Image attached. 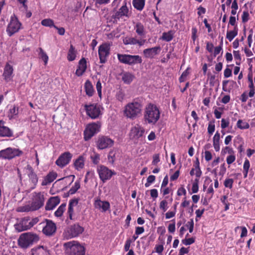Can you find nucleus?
Instances as JSON below:
<instances>
[{"label": "nucleus", "mask_w": 255, "mask_h": 255, "mask_svg": "<svg viewBox=\"0 0 255 255\" xmlns=\"http://www.w3.org/2000/svg\"><path fill=\"white\" fill-rule=\"evenodd\" d=\"M233 54L235 60H236V64H240L241 60V54L239 51H234Z\"/></svg>", "instance_id": "5fc2aeb1"}, {"label": "nucleus", "mask_w": 255, "mask_h": 255, "mask_svg": "<svg viewBox=\"0 0 255 255\" xmlns=\"http://www.w3.org/2000/svg\"><path fill=\"white\" fill-rule=\"evenodd\" d=\"M39 221L37 217L30 219L29 217L23 218L19 223L14 225L15 229L18 232L27 230L32 228Z\"/></svg>", "instance_id": "423d86ee"}, {"label": "nucleus", "mask_w": 255, "mask_h": 255, "mask_svg": "<svg viewBox=\"0 0 255 255\" xmlns=\"http://www.w3.org/2000/svg\"><path fill=\"white\" fill-rule=\"evenodd\" d=\"M85 156L84 155L79 156L74 161V168L78 171L84 168L85 162Z\"/></svg>", "instance_id": "a878e982"}, {"label": "nucleus", "mask_w": 255, "mask_h": 255, "mask_svg": "<svg viewBox=\"0 0 255 255\" xmlns=\"http://www.w3.org/2000/svg\"><path fill=\"white\" fill-rule=\"evenodd\" d=\"M87 69V65H79L78 68L76 71V74L78 76H81Z\"/></svg>", "instance_id": "37998d69"}, {"label": "nucleus", "mask_w": 255, "mask_h": 255, "mask_svg": "<svg viewBox=\"0 0 255 255\" xmlns=\"http://www.w3.org/2000/svg\"><path fill=\"white\" fill-rule=\"evenodd\" d=\"M66 205L65 203H63V204H62L58 207L57 210L55 212V216H56L57 217H61L63 215L64 211L65 210Z\"/></svg>", "instance_id": "58836bf2"}, {"label": "nucleus", "mask_w": 255, "mask_h": 255, "mask_svg": "<svg viewBox=\"0 0 255 255\" xmlns=\"http://www.w3.org/2000/svg\"><path fill=\"white\" fill-rule=\"evenodd\" d=\"M91 158L94 164H97L100 161V155L97 153H94L93 155H91Z\"/></svg>", "instance_id": "3c124183"}, {"label": "nucleus", "mask_w": 255, "mask_h": 255, "mask_svg": "<svg viewBox=\"0 0 255 255\" xmlns=\"http://www.w3.org/2000/svg\"><path fill=\"white\" fill-rule=\"evenodd\" d=\"M234 183V180L231 178H226L224 182L225 187L232 189Z\"/></svg>", "instance_id": "09e8293b"}, {"label": "nucleus", "mask_w": 255, "mask_h": 255, "mask_svg": "<svg viewBox=\"0 0 255 255\" xmlns=\"http://www.w3.org/2000/svg\"><path fill=\"white\" fill-rule=\"evenodd\" d=\"M22 23L19 21L15 14H13L10 18V21L6 27V31L7 35L11 37L22 29Z\"/></svg>", "instance_id": "39448f33"}, {"label": "nucleus", "mask_w": 255, "mask_h": 255, "mask_svg": "<svg viewBox=\"0 0 255 255\" xmlns=\"http://www.w3.org/2000/svg\"><path fill=\"white\" fill-rule=\"evenodd\" d=\"M115 152L114 150L110 151L108 156L109 162L111 164H113L115 162Z\"/></svg>", "instance_id": "603ef678"}, {"label": "nucleus", "mask_w": 255, "mask_h": 255, "mask_svg": "<svg viewBox=\"0 0 255 255\" xmlns=\"http://www.w3.org/2000/svg\"><path fill=\"white\" fill-rule=\"evenodd\" d=\"M13 68L10 65H6L3 76L6 81H9L12 77Z\"/></svg>", "instance_id": "cd10ccee"}, {"label": "nucleus", "mask_w": 255, "mask_h": 255, "mask_svg": "<svg viewBox=\"0 0 255 255\" xmlns=\"http://www.w3.org/2000/svg\"><path fill=\"white\" fill-rule=\"evenodd\" d=\"M60 199L58 196L51 197L46 203L45 210H53L60 203Z\"/></svg>", "instance_id": "b1692460"}, {"label": "nucleus", "mask_w": 255, "mask_h": 255, "mask_svg": "<svg viewBox=\"0 0 255 255\" xmlns=\"http://www.w3.org/2000/svg\"><path fill=\"white\" fill-rule=\"evenodd\" d=\"M72 154L69 152L62 153L56 160V164L59 167L62 168L67 165L71 160Z\"/></svg>", "instance_id": "6ab92c4d"}, {"label": "nucleus", "mask_w": 255, "mask_h": 255, "mask_svg": "<svg viewBox=\"0 0 255 255\" xmlns=\"http://www.w3.org/2000/svg\"><path fill=\"white\" fill-rule=\"evenodd\" d=\"M143 108L142 101L135 99L127 104L124 109V115L128 119L134 120L141 114Z\"/></svg>", "instance_id": "f257e3e1"}, {"label": "nucleus", "mask_w": 255, "mask_h": 255, "mask_svg": "<svg viewBox=\"0 0 255 255\" xmlns=\"http://www.w3.org/2000/svg\"><path fill=\"white\" fill-rule=\"evenodd\" d=\"M39 240L38 236L32 232L21 234L17 240L18 245L22 249H27Z\"/></svg>", "instance_id": "7ed1b4c3"}, {"label": "nucleus", "mask_w": 255, "mask_h": 255, "mask_svg": "<svg viewBox=\"0 0 255 255\" xmlns=\"http://www.w3.org/2000/svg\"><path fill=\"white\" fill-rule=\"evenodd\" d=\"M80 188V182L79 180H76L74 185L71 187L69 191V194H74Z\"/></svg>", "instance_id": "4c0bfd02"}, {"label": "nucleus", "mask_w": 255, "mask_h": 255, "mask_svg": "<svg viewBox=\"0 0 255 255\" xmlns=\"http://www.w3.org/2000/svg\"><path fill=\"white\" fill-rule=\"evenodd\" d=\"M250 18V14L248 11H244L242 15V20L243 23H246Z\"/></svg>", "instance_id": "6e6d98bb"}, {"label": "nucleus", "mask_w": 255, "mask_h": 255, "mask_svg": "<svg viewBox=\"0 0 255 255\" xmlns=\"http://www.w3.org/2000/svg\"><path fill=\"white\" fill-rule=\"evenodd\" d=\"M84 88L87 95L89 97L92 96L94 93V90L91 82L89 80L86 81Z\"/></svg>", "instance_id": "c756f323"}, {"label": "nucleus", "mask_w": 255, "mask_h": 255, "mask_svg": "<svg viewBox=\"0 0 255 255\" xmlns=\"http://www.w3.org/2000/svg\"><path fill=\"white\" fill-rule=\"evenodd\" d=\"M97 172L100 179L104 183L110 180L114 175L116 174V172L114 170H111L103 165L98 166Z\"/></svg>", "instance_id": "1a4fd4ad"}, {"label": "nucleus", "mask_w": 255, "mask_h": 255, "mask_svg": "<svg viewBox=\"0 0 255 255\" xmlns=\"http://www.w3.org/2000/svg\"><path fill=\"white\" fill-rule=\"evenodd\" d=\"M76 52L75 47L71 44L70 46L67 54V59L69 61H72L75 59Z\"/></svg>", "instance_id": "2f4dec72"}, {"label": "nucleus", "mask_w": 255, "mask_h": 255, "mask_svg": "<svg viewBox=\"0 0 255 255\" xmlns=\"http://www.w3.org/2000/svg\"><path fill=\"white\" fill-rule=\"evenodd\" d=\"M132 4L135 9L141 11L145 5V0H133Z\"/></svg>", "instance_id": "72a5a7b5"}, {"label": "nucleus", "mask_w": 255, "mask_h": 255, "mask_svg": "<svg viewBox=\"0 0 255 255\" xmlns=\"http://www.w3.org/2000/svg\"><path fill=\"white\" fill-rule=\"evenodd\" d=\"M238 26H235L233 30L227 31L226 38L229 40V41H231L238 35Z\"/></svg>", "instance_id": "473e14b6"}, {"label": "nucleus", "mask_w": 255, "mask_h": 255, "mask_svg": "<svg viewBox=\"0 0 255 255\" xmlns=\"http://www.w3.org/2000/svg\"><path fill=\"white\" fill-rule=\"evenodd\" d=\"M96 144L98 149H104L112 146L114 141L108 136H101L98 137Z\"/></svg>", "instance_id": "f3484780"}, {"label": "nucleus", "mask_w": 255, "mask_h": 255, "mask_svg": "<svg viewBox=\"0 0 255 255\" xmlns=\"http://www.w3.org/2000/svg\"><path fill=\"white\" fill-rule=\"evenodd\" d=\"M153 160L152 161V164L153 165H156L160 161L159 154H154L153 155Z\"/></svg>", "instance_id": "69168bd1"}, {"label": "nucleus", "mask_w": 255, "mask_h": 255, "mask_svg": "<svg viewBox=\"0 0 255 255\" xmlns=\"http://www.w3.org/2000/svg\"><path fill=\"white\" fill-rule=\"evenodd\" d=\"M161 50V48L160 46L146 48L143 51V55L146 58H154L160 53Z\"/></svg>", "instance_id": "aec40b11"}, {"label": "nucleus", "mask_w": 255, "mask_h": 255, "mask_svg": "<svg viewBox=\"0 0 255 255\" xmlns=\"http://www.w3.org/2000/svg\"><path fill=\"white\" fill-rule=\"evenodd\" d=\"M93 205L96 209L102 213L109 211L111 207L109 202L102 200L99 197L95 198Z\"/></svg>", "instance_id": "4468645a"}, {"label": "nucleus", "mask_w": 255, "mask_h": 255, "mask_svg": "<svg viewBox=\"0 0 255 255\" xmlns=\"http://www.w3.org/2000/svg\"><path fill=\"white\" fill-rule=\"evenodd\" d=\"M25 169L26 173L27 174L29 181L32 184V188H34L38 182V177L30 165H28Z\"/></svg>", "instance_id": "4be33fe9"}, {"label": "nucleus", "mask_w": 255, "mask_h": 255, "mask_svg": "<svg viewBox=\"0 0 255 255\" xmlns=\"http://www.w3.org/2000/svg\"><path fill=\"white\" fill-rule=\"evenodd\" d=\"M116 97L118 101L122 102L125 98V94L122 91L120 90L117 93Z\"/></svg>", "instance_id": "680f3d73"}, {"label": "nucleus", "mask_w": 255, "mask_h": 255, "mask_svg": "<svg viewBox=\"0 0 255 255\" xmlns=\"http://www.w3.org/2000/svg\"><path fill=\"white\" fill-rule=\"evenodd\" d=\"M236 159V156L235 154L233 153L230 154V155L227 156L226 160L228 164H231L233 163Z\"/></svg>", "instance_id": "bf43d9fd"}, {"label": "nucleus", "mask_w": 255, "mask_h": 255, "mask_svg": "<svg viewBox=\"0 0 255 255\" xmlns=\"http://www.w3.org/2000/svg\"><path fill=\"white\" fill-rule=\"evenodd\" d=\"M237 127L241 129H248L250 128L249 124L246 122H244L242 120H239L237 123Z\"/></svg>", "instance_id": "e433bc0d"}, {"label": "nucleus", "mask_w": 255, "mask_h": 255, "mask_svg": "<svg viewBox=\"0 0 255 255\" xmlns=\"http://www.w3.org/2000/svg\"><path fill=\"white\" fill-rule=\"evenodd\" d=\"M221 127L222 129H225L229 127L230 122L228 119H222L221 121Z\"/></svg>", "instance_id": "4d7b16f0"}, {"label": "nucleus", "mask_w": 255, "mask_h": 255, "mask_svg": "<svg viewBox=\"0 0 255 255\" xmlns=\"http://www.w3.org/2000/svg\"><path fill=\"white\" fill-rule=\"evenodd\" d=\"M84 231L83 227L78 224H74L71 226L64 232V235L67 238H72L76 237Z\"/></svg>", "instance_id": "2eb2a0df"}, {"label": "nucleus", "mask_w": 255, "mask_h": 255, "mask_svg": "<svg viewBox=\"0 0 255 255\" xmlns=\"http://www.w3.org/2000/svg\"><path fill=\"white\" fill-rule=\"evenodd\" d=\"M32 205H25L23 206L19 207L17 209V211L19 212H28L30 211H35L33 209Z\"/></svg>", "instance_id": "c9c22d12"}, {"label": "nucleus", "mask_w": 255, "mask_h": 255, "mask_svg": "<svg viewBox=\"0 0 255 255\" xmlns=\"http://www.w3.org/2000/svg\"><path fill=\"white\" fill-rule=\"evenodd\" d=\"M253 33H254L253 29H250L249 34L248 36V39H247L248 44L249 48L251 47L252 43L253 42Z\"/></svg>", "instance_id": "864d4df0"}, {"label": "nucleus", "mask_w": 255, "mask_h": 255, "mask_svg": "<svg viewBox=\"0 0 255 255\" xmlns=\"http://www.w3.org/2000/svg\"><path fill=\"white\" fill-rule=\"evenodd\" d=\"M122 79L126 84H130L134 79V76L128 72H125L122 74Z\"/></svg>", "instance_id": "c85d7f7f"}, {"label": "nucleus", "mask_w": 255, "mask_h": 255, "mask_svg": "<svg viewBox=\"0 0 255 255\" xmlns=\"http://www.w3.org/2000/svg\"><path fill=\"white\" fill-rule=\"evenodd\" d=\"M78 200L77 199H72L70 200L68 210L67 212V220L75 221L77 218V213L78 209Z\"/></svg>", "instance_id": "9b49d317"}, {"label": "nucleus", "mask_w": 255, "mask_h": 255, "mask_svg": "<svg viewBox=\"0 0 255 255\" xmlns=\"http://www.w3.org/2000/svg\"><path fill=\"white\" fill-rule=\"evenodd\" d=\"M234 151L232 148L230 147L229 146H226L224 148L222 149L221 153L222 154L225 155L227 153L229 154H232L233 153Z\"/></svg>", "instance_id": "e2e57ef3"}, {"label": "nucleus", "mask_w": 255, "mask_h": 255, "mask_svg": "<svg viewBox=\"0 0 255 255\" xmlns=\"http://www.w3.org/2000/svg\"><path fill=\"white\" fill-rule=\"evenodd\" d=\"M110 45L107 43L102 44L99 47L98 53L101 63L106 62L107 57L110 54Z\"/></svg>", "instance_id": "a211bd4d"}, {"label": "nucleus", "mask_w": 255, "mask_h": 255, "mask_svg": "<svg viewBox=\"0 0 255 255\" xmlns=\"http://www.w3.org/2000/svg\"><path fill=\"white\" fill-rule=\"evenodd\" d=\"M41 23L42 25L45 26L54 27V26H55L54 24L53 20L50 18L44 19L41 21Z\"/></svg>", "instance_id": "79ce46f5"}, {"label": "nucleus", "mask_w": 255, "mask_h": 255, "mask_svg": "<svg viewBox=\"0 0 255 255\" xmlns=\"http://www.w3.org/2000/svg\"><path fill=\"white\" fill-rule=\"evenodd\" d=\"M119 61L125 64H138L142 62V59L139 55L118 54Z\"/></svg>", "instance_id": "f8f14e48"}, {"label": "nucleus", "mask_w": 255, "mask_h": 255, "mask_svg": "<svg viewBox=\"0 0 255 255\" xmlns=\"http://www.w3.org/2000/svg\"><path fill=\"white\" fill-rule=\"evenodd\" d=\"M204 209H198L196 211L195 214H196V221H198V219L200 218L203 214L204 212Z\"/></svg>", "instance_id": "338daca9"}, {"label": "nucleus", "mask_w": 255, "mask_h": 255, "mask_svg": "<svg viewBox=\"0 0 255 255\" xmlns=\"http://www.w3.org/2000/svg\"><path fill=\"white\" fill-rule=\"evenodd\" d=\"M159 208L165 212L168 208L167 201L165 200H162L159 204Z\"/></svg>", "instance_id": "8fccbe9b"}, {"label": "nucleus", "mask_w": 255, "mask_h": 255, "mask_svg": "<svg viewBox=\"0 0 255 255\" xmlns=\"http://www.w3.org/2000/svg\"><path fill=\"white\" fill-rule=\"evenodd\" d=\"M101 124L99 122L88 124L84 131V138L87 141L90 139L95 134L100 131Z\"/></svg>", "instance_id": "0eeeda50"}, {"label": "nucleus", "mask_w": 255, "mask_h": 255, "mask_svg": "<svg viewBox=\"0 0 255 255\" xmlns=\"http://www.w3.org/2000/svg\"><path fill=\"white\" fill-rule=\"evenodd\" d=\"M194 242L195 240L193 238H185L182 241V243L186 246L191 245L192 244L194 243Z\"/></svg>", "instance_id": "052dcab7"}, {"label": "nucleus", "mask_w": 255, "mask_h": 255, "mask_svg": "<svg viewBox=\"0 0 255 255\" xmlns=\"http://www.w3.org/2000/svg\"><path fill=\"white\" fill-rule=\"evenodd\" d=\"M199 179L196 178L192 184V193H196L199 190Z\"/></svg>", "instance_id": "de8ad7c7"}, {"label": "nucleus", "mask_w": 255, "mask_h": 255, "mask_svg": "<svg viewBox=\"0 0 255 255\" xmlns=\"http://www.w3.org/2000/svg\"><path fill=\"white\" fill-rule=\"evenodd\" d=\"M173 223L170 224L168 227V232L171 233H174L175 231V220L172 221Z\"/></svg>", "instance_id": "0e129e2a"}, {"label": "nucleus", "mask_w": 255, "mask_h": 255, "mask_svg": "<svg viewBox=\"0 0 255 255\" xmlns=\"http://www.w3.org/2000/svg\"><path fill=\"white\" fill-rule=\"evenodd\" d=\"M39 57L40 58L42 59L45 64H47L48 60V56H47L46 52H45L42 48H39Z\"/></svg>", "instance_id": "a19ab883"}, {"label": "nucleus", "mask_w": 255, "mask_h": 255, "mask_svg": "<svg viewBox=\"0 0 255 255\" xmlns=\"http://www.w3.org/2000/svg\"><path fill=\"white\" fill-rule=\"evenodd\" d=\"M136 33L139 36H142L145 35V29L143 25L140 22H137L134 27Z\"/></svg>", "instance_id": "7c9ffc66"}, {"label": "nucleus", "mask_w": 255, "mask_h": 255, "mask_svg": "<svg viewBox=\"0 0 255 255\" xmlns=\"http://www.w3.org/2000/svg\"><path fill=\"white\" fill-rule=\"evenodd\" d=\"M205 159L206 161H209L212 158V154L209 151H205L204 153Z\"/></svg>", "instance_id": "774afa93"}, {"label": "nucleus", "mask_w": 255, "mask_h": 255, "mask_svg": "<svg viewBox=\"0 0 255 255\" xmlns=\"http://www.w3.org/2000/svg\"><path fill=\"white\" fill-rule=\"evenodd\" d=\"M56 230L55 224L49 220H45V225L43 228V233L47 236L52 235Z\"/></svg>", "instance_id": "412c9836"}, {"label": "nucleus", "mask_w": 255, "mask_h": 255, "mask_svg": "<svg viewBox=\"0 0 255 255\" xmlns=\"http://www.w3.org/2000/svg\"><path fill=\"white\" fill-rule=\"evenodd\" d=\"M57 174L54 171L50 172L45 177L42 182V185H47L52 182L57 177Z\"/></svg>", "instance_id": "bb28decb"}, {"label": "nucleus", "mask_w": 255, "mask_h": 255, "mask_svg": "<svg viewBox=\"0 0 255 255\" xmlns=\"http://www.w3.org/2000/svg\"><path fill=\"white\" fill-rule=\"evenodd\" d=\"M174 32L172 30H170L167 32H163L162 33V39L167 42H169L173 38Z\"/></svg>", "instance_id": "f704fd0d"}, {"label": "nucleus", "mask_w": 255, "mask_h": 255, "mask_svg": "<svg viewBox=\"0 0 255 255\" xmlns=\"http://www.w3.org/2000/svg\"><path fill=\"white\" fill-rule=\"evenodd\" d=\"M144 131V128L141 126L137 124L131 128L130 136L132 138H138L143 135Z\"/></svg>", "instance_id": "5701e85b"}, {"label": "nucleus", "mask_w": 255, "mask_h": 255, "mask_svg": "<svg viewBox=\"0 0 255 255\" xmlns=\"http://www.w3.org/2000/svg\"><path fill=\"white\" fill-rule=\"evenodd\" d=\"M22 154V151L19 149L7 147L0 151V159L10 160Z\"/></svg>", "instance_id": "6e6552de"}, {"label": "nucleus", "mask_w": 255, "mask_h": 255, "mask_svg": "<svg viewBox=\"0 0 255 255\" xmlns=\"http://www.w3.org/2000/svg\"><path fill=\"white\" fill-rule=\"evenodd\" d=\"M158 240H161V241L162 242V244L156 245L155 247V252L157 253L160 254L162 253V252H163V251L164 250L163 245V244L164 243V240H163V239L161 238L160 237H159Z\"/></svg>", "instance_id": "c03bdc74"}, {"label": "nucleus", "mask_w": 255, "mask_h": 255, "mask_svg": "<svg viewBox=\"0 0 255 255\" xmlns=\"http://www.w3.org/2000/svg\"><path fill=\"white\" fill-rule=\"evenodd\" d=\"M136 40L134 37H126L123 39V43L125 45H136Z\"/></svg>", "instance_id": "ea45409f"}, {"label": "nucleus", "mask_w": 255, "mask_h": 255, "mask_svg": "<svg viewBox=\"0 0 255 255\" xmlns=\"http://www.w3.org/2000/svg\"><path fill=\"white\" fill-rule=\"evenodd\" d=\"M85 109L87 115L92 119L99 118L102 114L103 108L98 104L86 105Z\"/></svg>", "instance_id": "9d476101"}, {"label": "nucleus", "mask_w": 255, "mask_h": 255, "mask_svg": "<svg viewBox=\"0 0 255 255\" xmlns=\"http://www.w3.org/2000/svg\"><path fill=\"white\" fill-rule=\"evenodd\" d=\"M215 125L214 124V121L210 122L208 124L207 128L208 133L211 135L213 134V132L215 131Z\"/></svg>", "instance_id": "a18cd8bd"}, {"label": "nucleus", "mask_w": 255, "mask_h": 255, "mask_svg": "<svg viewBox=\"0 0 255 255\" xmlns=\"http://www.w3.org/2000/svg\"><path fill=\"white\" fill-rule=\"evenodd\" d=\"M186 227L189 230L190 233H192L194 228L193 220L191 219L190 221H188L186 224Z\"/></svg>", "instance_id": "13d9d810"}, {"label": "nucleus", "mask_w": 255, "mask_h": 255, "mask_svg": "<svg viewBox=\"0 0 255 255\" xmlns=\"http://www.w3.org/2000/svg\"><path fill=\"white\" fill-rule=\"evenodd\" d=\"M190 71L191 69L189 67H187L186 70L183 72L181 76L179 78L180 82H183L186 80L187 77L190 73Z\"/></svg>", "instance_id": "49530a36"}, {"label": "nucleus", "mask_w": 255, "mask_h": 255, "mask_svg": "<svg viewBox=\"0 0 255 255\" xmlns=\"http://www.w3.org/2000/svg\"><path fill=\"white\" fill-rule=\"evenodd\" d=\"M66 255H84V247L77 241H73L64 244Z\"/></svg>", "instance_id": "20e7f679"}, {"label": "nucleus", "mask_w": 255, "mask_h": 255, "mask_svg": "<svg viewBox=\"0 0 255 255\" xmlns=\"http://www.w3.org/2000/svg\"><path fill=\"white\" fill-rule=\"evenodd\" d=\"M31 205L35 210L39 209L44 204V197L43 194L41 192L33 193Z\"/></svg>", "instance_id": "dca6fc26"}, {"label": "nucleus", "mask_w": 255, "mask_h": 255, "mask_svg": "<svg viewBox=\"0 0 255 255\" xmlns=\"http://www.w3.org/2000/svg\"><path fill=\"white\" fill-rule=\"evenodd\" d=\"M12 135V131L4 126L2 121H0V136L2 137H11Z\"/></svg>", "instance_id": "393cba45"}, {"label": "nucleus", "mask_w": 255, "mask_h": 255, "mask_svg": "<svg viewBox=\"0 0 255 255\" xmlns=\"http://www.w3.org/2000/svg\"><path fill=\"white\" fill-rule=\"evenodd\" d=\"M160 117V112L157 106L152 103L146 105L143 112V120L149 125H155Z\"/></svg>", "instance_id": "f03ea898"}, {"label": "nucleus", "mask_w": 255, "mask_h": 255, "mask_svg": "<svg viewBox=\"0 0 255 255\" xmlns=\"http://www.w3.org/2000/svg\"><path fill=\"white\" fill-rule=\"evenodd\" d=\"M131 14V12L127 6V2L124 1V4L112 15V17L115 20H119L124 17L128 18Z\"/></svg>", "instance_id": "ddd939ff"}]
</instances>
